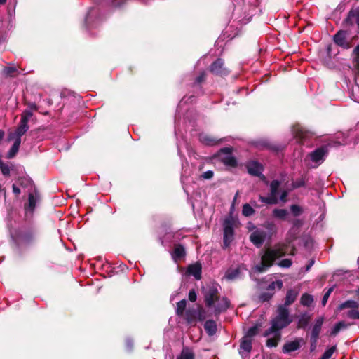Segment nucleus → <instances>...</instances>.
<instances>
[{
	"label": "nucleus",
	"mask_w": 359,
	"mask_h": 359,
	"mask_svg": "<svg viewBox=\"0 0 359 359\" xmlns=\"http://www.w3.org/2000/svg\"><path fill=\"white\" fill-rule=\"evenodd\" d=\"M205 303L207 307L212 309L215 315L225 311L230 306L229 300L219 296L218 286H208L204 292Z\"/></svg>",
	"instance_id": "nucleus-1"
},
{
	"label": "nucleus",
	"mask_w": 359,
	"mask_h": 359,
	"mask_svg": "<svg viewBox=\"0 0 359 359\" xmlns=\"http://www.w3.org/2000/svg\"><path fill=\"white\" fill-rule=\"evenodd\" d=\"M285 252L281 246H276L273 248L267 249L261 258V263L254 267V270L258 273H262L272 266L273 262L284 255Z\"/></svg>",
	"instance_id": "nucleus-2"
},
{
	"label": "nucleus",
	"mask_w": 359,
	"mask_h": 359,
	"mask_svg": "<svg viewBox=\"0 0 359 359\" xmlns=\"http://www.w3.org/2000/svg\"><path fill=\"white\" fill-rule=\"evenodd\" d=\"M289 311L284 306H279L277 309V316L271 320V327L265 332L264 336H269L271 331L280 332L292 323Z\"/></svg>",
	"instance_id": "nucleus-3"
},
{
	"label": "nucleus",
	"mask_w": 359,
	"mask_h": 359,
	"mask_svg": "<svg viewBox=\"0 0 359 359\" xmlns=\"http://www.w3.org/2000/svg\"><path fill=\"white\" fill-rule=\"evenodd\" d=\"M280 182L273 180L270 184V194L268 196H259L261 202L266 204H277L279 201L285 203L287 201L288 193L286 190H280Z\"/></svg>",
	"instance_id": "nucleus-4"
},
{
	"label": "nucleus",
	"mask_w": 359,
	"mask_h": 359,
	"mask_svg": "<svg viewBox=\"0 0 359 359\" xmlns=\"http://www.w3.org/2000/svg\"><path fill=\"white\" fill-rule=\"evenodd\" d=\"M267 238H269L267 233L260 229H256L250 236V241L257 248L261 247Z\"/></svg>",
	"instance_id": "nucleus-5"
},
{
	"label": "nucleus",
	"mask_w": 359,
	"mask_h": 359,
	"mask_svg": "<svg viewBox=\"0 0 359 359\" xmlns=\"http://www.w3.org/2000/svg\"><path fill=\"white\" fill-rule=\"evenodd\" d=\"M327 152L328 150L327 146H323L316 149L315 151L310 154V158L316 164L315 167L319 165L324 161L325 157Z\"/></svg>",
	"instance_id": "nucleus-6"
},
{
	"label": "nucleus",
	"mask_w": 359,
	"mask_h": 359,
	"mask_svg": "<svg viewBox=\"0 0 359 359\" xmlns=\"http://www.w3.org/2000/svg\"><path fill=\"white\" fill-rule=\"evenodd\" d=\"M233 237V222L226 219L224 223V244L227 247L232 241Z\"/></svg>",
	"instance_id": "nucleus-7"
},
{
	"label": "nucleus",
	"mask_w": 359,
	"mask_h": 359,
	"mask_svg": "<svg viewBox=\"0 0 359 359\" xmlns=\"http://www.w3.org/2000/svg\"><path fill=\"white\" fill-rule=\"evenodd\" d=\"M220 158L222 161L227 165L235 166L236 165V160L231 154V148L221 149Z\"/></svg>",
	"instance_id": "nucleus-8"
},
{
	"label": "nucleus",
	"mask_w": 359,
	"mask_h": 359,
	"mask_svg": "<svg viewBox=\"0 0 359 359\" xmlns=\"http://www.w3.org/2000/svg\"><path fill=\"white\" fill-rule=\"evenodd\" d=\"M252 339L248 336H244L241 341L239 353L242 358H245L252 351Z\"/></svg>",
	"instance_id": "nucleus-9"
},
{
	"label": "nucleus",
	"mask_w": 359,
	"mask_h": 359,
	"mask_svg": "<svg viewBox=\"0 0 359 359\" xmlns=\"http://www.w3.org/2000/svg\"><path fill=\"white\" fill-rule=\"evenodd\" d=\"M304 340L302 338H297L294 341H287L283 347V352L285 353H289L292 351H295L300 348Z\"/></svg>",
	"instance_id": "nucleus-10"
},
{
	"label": "nucleus",
	"mask_w": 359,
	"mask_h": 359,
	"mask_svg": "<svg viewBox=\"0 0 359 359\" xmlns=\"http://www.w3.org/2000/svg\"><path fill=\"white\" fill-rule=\"evenodd\" d=\"M334 43L344 48H349L350 45L346 39V32L344 31H339L334 36Z\"/></svg>",
	"instance_id": "nucleus-11"
},
{
	"label": "nucleus",
	"mask_w": 359,
	"mask_h": 359,
	"mask_svg": "<svg viewBox=\"0 0 359 359\" xmlns=\"http://www.w3.org/2000/svg\"><path fill=\"white\" fill-rule=\"evenodd\" d=\"M210 71L213 74L221 76L226 75L228 74V71L224 67V62L221 59L217 60L212 64Z\"/></svg>",
	"instance_id": "nucleus-12"
},
{
	"label": "nucleus",
	"mask_w": 359,
	"mask_h": 359,
	"mask_svg": "<svg viewBox=\"0 0 359 359\" xmlns=\"http://www.w3.org/2000/svg\"><path fill=\"white\" fill-rule=\"evenodd\" d=\"M292 133L295 138H297L299 142L304 141L310 135L309 132L306 131L299 125H295L293 126Z\"/></svg>",
	"instance_id": "nucleus-13"
},
{
	"label": "nucleus",
	"mask_w": 359,
	"mask_h": 359,
	"mask_svg": "<svg viewBox=\"0 0 359 359\" xmlns=\"http://www.w3.org/2000/svg\"><path fill=\"white\" fill-rule=\"evenodd\" d=\"M29 130V126H25L22 124L18 125L16 130L14 132H11L8 135L9 140H21V137L25 134Z\"/></svg>",
	"instance_id": "nucleus-14"
},
{
	"label": "nucleus",
	"mask_w": 359,
	"mask_h": 359,
	"mask_svg": "<svg viewBox=\"0 0 359 359\" xmlns=\"http://www.w3.org/2000/svg\"><path fill=\"white\" fill-rule=\"evenodd\" d=\"M248 172L255 176H260L262 172V166L256 161H250L247 165Z\"/></svg>",
	"instance_id": "nucleus-15"
},
{
	"label": "nucleus",
	"mask_w": 359,
	"mask_h": 359,
	"mask_svg": "<svg viewBox=\"0 0 359 359\" xmlns=\"http://www.w3.org/2000/svg\"><path fill=\"white\" fill-rule=\"evenodd\" d=\"M187 273L193 276L196 280H200L201 278V266L200 264H194L188 266Z\"/></svg>",
	"instance_id": "nucleus-16"
},
{
	"label": "nucleus",
	"mask_w": 359,
	"mask_h": 359,
	"mask_svg": "<svg viewBox=\"0 0 359 359\" xmlns=\"http://www.w3.org/2000/svg\"><path fill=\"white\" fill-rule=\"evenodd\" d=\"M268 337V339L266 341V346L268 347H276L278 341L280 339L281 334L280 332L277 331H271L269 336H266Z\"/></svg>",
	"instance_id": "nucleus-17"
},
{
	"label": "nucleus",
	"mask_w": 359,
	"mask_h": 359,
	"mask_svg": "<svg viewBox=\"0 0 359 359\" xmlns=\"http://www.w3.org/2000/svg\"><path fill=\"white\" fill-rule=\"evenodd\" d=\"M39 195L36 191L29 193L28 205H25V210L27 211L32 212L36 207V204L39 201Z\"/></svg>",
	"instance_id": "nucleus-18"
},
{
	"label": "nucleus",
	"mask_w": 359,
	"mask_h": 359,
	"mask_svg": "<svg viewBox=\"0 0 359 359\" xmlns=\"http://www.w3.org/2000/svg\"><path fill=\"white\" fill-rule=\"evenodd\" d=\"M323 323V318H318L315 320L314 325L312 327L311 338L318 339L319 334Z\"/></svg>",
	"instance_id": "nucleus-19"
},
{
	"label": "nucleus",
	"mask_w": 359,
	"mask_h": 359,
	"mask_svg": "<svg viewBox=\"0 0 359 359\" xmlns=\"http://www.w3.org/2000/svg\"><path fill=\"white\" fill-rule=\"evenodd\" d=\"M241 275L240 268L229 269L226 271L224 278L228 280H234L238 279Z\"/></svg>",
	"instance_id": "nucleus-20"
},
{
	"label": "nucleus",
	"mask_w": 359,
	"mask_h": 359,
	"mask_svg": "<svg viewBox=\"0 0 359 359\" xmlns=\"http://www.w3.org/2000/svg\"><path fill=\"white\" fill-rule=\"evenodd\" d=\"M298 292L295 290H288L285 297V305L283 306L287 308V306L292 304L295 301Z\"/></svg>",
	"instance_id": "nucleus-21"
},
{
	"label": "nucleus",
	"mask_w": 359,
	"mask_h": 359,
	"mask_svg": "<svg viewBox=\"0 0 359 359\" xmlns=\"http://www.w3.org/2000/svg\"><path fill=\"white\" fill-rule=\"evenodd\" d=\"M359 306V304L354 300H347L339 305L337 311H342L345 309H357Z\"/></svg>",
	"instance_id": "nucleus-22"
},
{
	"label": "nucleus",
	"mask_w": 359,
	"mask_h": 359,
	"mask_svg": "<svg viewBox=\"0 0 359 359\" xmlns=\"http://www.w3.org/2000/svg\"><path fill=\"white\" fill-rule=\"evenodd\" d=\"M204 328L206 332L210 336L215 334L217 332V325L214 320H207L205 323Z\"/></svg>",
	"instance_id": "nucleus-23"
},
{
	"label": "nucleus",
	"mask_w": 359,
	"mask_h": 359,
	"mask_svg": "<svg viewBox=\"0 0 359 359\" xmlns=\"http://www.w3.org/2000/svg\"><path fill=\"white\" fill-rule=\"evenodd\" d=\"M185 255V250L182 245H177L175 247L173 253H172V257L173 259L177 261V259H180L182 258Z\"/></svg>",
	"instance_id": "nucleus-24"
},
{
	"label": "nucleus",
	"mask_w": 359,
	"mask_h": 359,
	"mask_svg": "<svg viewBox=\"0 0 359 359\" xmlns=\"http://www.w3.org/2000/svg\"><path fill=\"white\" fill-rule=\"evenodd\" d=\"M20 144H21V140H14V143L7 154V157L8 158H12L16 155V154L18 153V151L19 150Z\"/></svg>",
	"instance_id": "nucleus-25"
},
{
	"label": "nucleus",
	"mask_w": 359,
	"mask_h": 359,
	"mask_svg": "<svg viewBox=\"0 0 359 359\" xmlns=\"http://www.w3.org/2000/svg\"><path fill=\"white\" fill-rule=\"evenodd\" d=\"M33 114L31 113L30 110H25L21 114V119L20 124H22L25 126H29L28 122L30 118L32 117Z\"/></svg>",
	"instance_id": "nucleus-26"
},
{
	"label": "nucleus",
	"mask_w": 359,
	"mask_h": 359,
	"mask_svg": "<svg viewBox=\"0 0 359 359\" xmlns=\"http://www.w3.org/2000/svg\"><path fill=\"white\" fill-rule=\"evenodd\" d=\"M33 114L31 113L30 110H25L21 114V119L20 124H22L25 126H29L28 122L30 118L32 117Z\"/></svg>",
	"instance_id": "nucleus-27"
},
{
	"label": "nucleus",
	"mask_w": 359,
	"mask_h": 359,
	"mask_svg": "<svg viewBox=\"0 0 359 359\" xmlns=\"http://www.w3.org/2000/svg\"><path fill=\"white\" fill-rule=\"evenodd\" d=\"M263 226L268 230L269 238L271 237V236L276 233V226L273 222L267 221L264 224Z\"/></svg>",
	"instance_id": "nucleus-28"
},
{
	"label": "nucleus",
	"mask_w": 359,
	"mask_h": 359,
	"mask_svg": "<svg viewBox=\"0 0 359 359\" xmlns=\"http://www.w3.org/2000/svg\"><path fill=\"white\" fill-rule=\"evenodd\" d=\"M273 217L284 220L286 219L287 216L288 215L287 210L285 209H278L276 208L273 211Z\"/></svg>",
	"instance_id": "nucleus-29"
},
{
	"label": "nucleus",
	"mask_w": 359,
	"mask_h": 359,
	"mask_svg": "<svg viewBox=\"0 0 359 359\" xmlns=\"http://www.w3.org/2000/svg\"><path fill=\"white\" fill-rule=\"evenodd\" d=\"M33 238L34 237L32 233H26L21 236L19 238V240L16 241L18 242L19 245L29 244L32 241Z\"/></svg>",
	"instance_id": "nucleus-30"
},
{
	"label": "nucleus",
	"mask_w": 359,
	"mask_h": 359,
	"mask_svg": "<svg viewBox=\"0 0 359 359\" xmlns=\"http://www.w3.org/2000/svg\"><path fill=\"white\" fill-rule=\"evenodd\" d=\"M199 140L202 143L207 145H213L217 142V141L215 139L205 134L200 135Z\"/></svg>",
	"instance_id": "nucleus-31"
},
{
	"label": "nucleus",
	"mask_w": 359,
	"mask_h": 359,
	"mask_svg": "<svg viewBox=\"0 0 359 359\" xmlns=\"http://www.w3.org/2000/svg\"><path fill=\"white\" fill-rule=\"evenodd\" d=\"M255 212V210L250 204L245 203L243 205L242 214L245 217H250L254 215Z\"/></svg>",
	"instance_id": "nucleus-32"
},
{
	"label": "nucleus",
	"mask_w": 359,
	"mask_h": 359,
	"mask_svg": "<svg viewBox=\"0 0 359 359\" xmlns=\"http://www.w3.org/2000/svg\"><path fill=\"white\" fill-rule=\"evenodd\" d=\"M194 354L189 348H184L177 359H194Z\"/></svg>",
	"instance_id": "nucleus-33"
},
{
	"label": "nucleus",
	"mask_w": 359,
	"mask_h": 359,
	"mask_svg": "<svg viewBox=\"0 0 359 359\" xmlns=\"http://www.w3.org/2000/svg\"><path fill=\"white\" fill-rule=\"evenodd\" d=\"M313 298L311 295L304 294L301 297V304L304 306H309L312 304Z\"/></svg>",
	"instance_id": "nucleus-34"
},
{
	"label": "nucleus",
	"mask_w": 359,
	"mask_h": 359,
	"mask_svg": "<svg viewBox=\"0 0 359 359\" xmlns=\"http://www.w3.org/2000/svg\"><path fill=\"white\" fill-rule=\"evenodd\" d=\"M186 300H181L177 304L176 313L177 315H182L186 308Z\"/></svg>",
	"instance_id": "nucleus-35"
},
{
	"label": "nucleus",
	"mask_w": 359,
	"mask_h": 359,
	"mask_svg": "<svg viewBox=\"0 0 359 359\" xmlns=\"http://www.w3.org/2000/svg\"><path fill=\"white\" fill-rule=\"evenodd\" d=\"M337 348L335 346L329 348L325 351L320 359H330L333 353L336 351Z\"/></svg>",
	"instance_id": "nucleus-36"
},
{
	"label": "nucleus",
	"mask_w": 359,
	"mask_h": 359,
	"mask_svg": "<svg viewBox=\"0 0 359 359\" xmlns=\"http://www.w3.org/2000/svg\"><path fill=\"white\" fill-rule=\"evenodd\" d=\"M283 287V282L280 280H278L276 281L272 282L268 286L269 290H273L275 288H278V290H280Z\"/></svg>",
	"instance_id": "nucleus-37"
},
{
	"label": "nucleus",
	"mask_w": 359,
	"mask_h": 359,
	"mask_svg": "<svg viewBox=\"0 0 359 359\" xmlns=\"http://www.w3.org/2000/svg\"><path fill=\"white\" fill-rule=\"evenodd\" d=\"M259 330L258 325L252 326V327L249 328L245 336H248L250 339H252V337L257 334Z\"/></svg>",
	"instance_id": "nucleus-38"
},
{
	"label": "nucleus",
	"mask_w": 359,
	"mask_h": 359,
	"mask_svg": "<svg viewBox=\"0 0 359 359\" xmlns=\"http://www.w3.org/2000/svg\"><path fill=\"white\" fill-rule=\"evenodd\" d=\"M346 316L351 319H358L359 318V311L356 309H353L347 312Z\"/></svg>",
	"instance_id": "nucleus-39"
},
{
	"label": "nucleus",
	"mask_w": 359,
	"mask_h": 359,
	"mask_svg": "<svg viewBox=\"0 0 359 359\" xmlns=\"http://www.w3.org/2000/svg\"><path fill=\"white\" fill-rule=\"evenodd\" d=\"M332 291H333V287H330L327 290V291L325 293V294L323 295V299H322L323 306H325V304H327V302L330 297V295L331 294Z\"/></svg>",
	"instance_id": "nucleus-40"
},
{
	"label": "nucleus",
	"mask_w": 359,
	"mask_h": 359,
	"mask_svg": "<svg viewBox=\"0 0 359 359\" xmlns=\"http://www.w3.org/2000/svg\"><path fill=\"white\" fill-rule=\"evenodd\" d=\"M290 210L295 216L299 215L302 212L301 207L297 205H292Z\"/></svg>",
	"instance_id": "nucleus-41"
},
{
	"label": "nucleus",
	"mask_w": 359,
	"mask_h": 359,
	"mask_svg": "<svg viewBox=\"0 0 359 359\" xmlns=\"http://www.w3.org/2000/svg\"><path fill=\"white\" fill-rule=\"evenodd\" d=\"M0 168H1V170L2 173L4 175H9V173H10L9 166L8 165H6V164L3 163L1 161H0Z\"/></svg>",
	"instance_id": "nucleus-42"
},
{
	"label": "nucleus",
	"mask_w": 359,
	"mask_h": 359,
	"mask_svg": "<svg viewBox=\"0 0 359 359\" xmlns=\"http://www.w3.org/2000/svg\"><path fill=\"white\" fill-rule=\"evenodd\" d=\"M278 265L281 267L289 268L292 265V261L289 259H285L281 260Z\"/></svg>",
	"instance_id": "nucleus-43"
},
{
	"label": "nucleus",
	"mask_w": 359,
	"mask_h": 359,
	"mask_svg": "<svg viewBox=\"0 0 359 359\" xmlns=\"http://www.w3.org/2000/svg\"><path fill=\"white\" fill-rule=\"evenodd\" d=\"M213 175L214 173L212 170H208L201 175V178L204 180H210L212 178Z\"/></svg>",
	"instance_id": "nucleus-44"
},
{
	"label": "nucleus",
	"mask_w": 359,
	"mask_h": 359,
	"mask_svg": "<svg viewBox=\"0 0 359 359\" xmlns=\"http://www.w3.org/2000/svg\"><path fill=\"white\" fill-rule=\"evenodd\" d=\"M27 108L25 110H30L31 113L33 114V111H36L38 109V107L35 103L29 102L27 104Z\"/></svg>",
	"instance_id": "nucleus-45"
},
{
	"label": "nucleus",
	"mask_w": 359,
	"mask_h": 359,
	"mask_svg": "<svg viewBox=\"0 0 359 359\" xmlns=\"http://www.w3.org/2000/svg\"><path fill=\"white\" fill-rule=\"evenodd\" d=\"M197 295L194 290H191L189 292V299L194 302L196 300Z\"/></svg>",
	"instance_id": "nucleus-46"
},
{
	"label": "nucleus",
	"mask_w": 359,
	"mask_h": 359,
	"mask_svg": "<svg viewBox=\"0 0 359 359\" xmlns=\"http://www.w3.org/2000/svg\"><path fill=\"white\" fill-rule=\"evenodd\" d=\"M318 339L311 338V351H313L316 348Z\"/></svg>",
	"instance_id": "nucleus-47"
},
{
	"label": "nucleus",
	"mask_w": 359,
	"mask_h": 359,
	"mask_svg": "<svg viewBox=\"0 0 359 359\" xmlns=\"http://www.w3.org/2000/svg\"><path fill=\"white\" fill-rule=\"evenodd\" d=\"M341 329L340 328V327H339L337 325V324H336L334 327L332 328L331 332H330V334L331 335H336Z\"/></svg>",
	"instance_id": "nucleus-48"
},
{
	"label": "nucleus",
	"mask_w": 359,
	"mask_h": 359,
	"mask_svg": "<svg viewBox=\"0 0 359 359\" xmlns=\"http://www.w3.org/2000/svg\"><path fill=\"white\" fill-rule=\"evenodd\" d=\"M15 71H16V69L15 67H6L4 69L5 73L8 75L11 74L13 72H14Z\"/></svg>",
	"instance_id": "nucleus-49"
},
{
	"label": "nucleus",
	"mask_w": 359,
	"mask_h": 359,
	"mask_svg": "<svg viewBox=\"0 0 359 359\" xmlns=\"http://www.w3.org/2000/svg\"><path fill=\"white\" fill-rule=\"evenodd\" d=\"M205 79V73L203 72L200 74V76H198L196 79V82L198 83H200L201 81H203Z\"/></svg>",
	"instance_id": "nucleus-50"
},
{
	"label": "nucleus",
	"mask_w": 359,
	"mask_h": 359,
	"mask_svg": "<svg viewBox=\"0 0 359 359\" xmlns=\"http://www.w3.org/2000/svg\"><path fill=\"white\" fill-rule=\"evenodd\" d=\"M271 296H272V294H262L261 296V299L263 301H266L269 299H270Z\"/></svg>",
	"instance_id": "nucleus-51"
},
{
	"label": "nucleus",
	"mask_w": 359,
	"mask_h": 359,
	"mask_svg": "<svg viewBox=\"0 0 359 359\" xmlns=\"http://www.w3.org/2000/svg\"><path fill=\"white\" fill-rule=\"evenodd\" d=\"M304 184V182L303 180H301L299 182H295L293 183V187L294 188H297V187H302Z\"/></svg>",
	"instance_id": "nucleus-52"
},
{
	"label": "nucleus",
	"mask_w": 359,
	"mask_h": 359,
	"mask_svg": "<svg viewBox=\"0 0 359 359\" xmlns=\"http://www.w3.org/2000/svg\"><path fill=\"white\" fill-rule=\"evenodd\" d=\"M339 327H340L341 329H344L348 327V325L346 324L344 321H340L337 323Z\"/></svg>",
	"instance_id": "nucleus-53"
},
{
	"label": "nucleus",
	"mask_w": 359,
	"mask_h": 359,
	"mask_svg": "<svg viewBox=\"0 0 359 359\" xmlns=\"http://www.w3.org/2000/svg\"><path fill=\"white\" fill-rule=\"evenodd\" d=\"M248 228L250 231H255L257 228L255 227V226L252 223V222H249L248 224Z\"/></svg>",
	"instance_id": "nucleus-54"
},
{
	"label": "nucleus",
	"mask_w": 359,
	"mask_h": 359,
	"mask_svg": "<svg viewBox=\"0 0 359 359\" xmlns=\"http://www.w3.org/2000/svg\"><path fill=\"white\" fill-rule=\"evenodd\" d=\"M13 192L17 195H18L20 193V189L15 184L13 185Z\"/></svg>",
	"instance_id": "nucleus-55"
},
{
	"label": "nucleus",
	"mask_w": 359,
	"mask_h": 359,
	"mask_svg": "<svg viewBox=\"0 0 359 359\" xmlns=\"http://www.w3.org/2000/svg\"><path fill=\"white\" fill-rule=\"evenodd\" d=\"M313 264H314V261L311 260L309 262V264L306 265V271H308L311 269V267L313 265Z\"/></svg>",
	"instance_id": "nucleus-56"
},
{
	"label": "nucleus",
	"mask_w": 359,
	"mask_h": 359,
	"mask_svg": "<svg viewBox=\"0 0 359 359\" xmlns=\"http://www.w3.org/2000/svg\"><path fill=\"white\" fill-rule=\"evenodd\" d=\"M354 52L359 57V45L354 49Z\"/></svg>",
	"instance_id": "nucleus-57"
},
{
	"label": "nucleus",
	"mask_w": 359,
	"mask_h": 359,
	"mask_svg": "<svg viewBox=\"0 0 359 359\" xmlns=\"http://www.w3.org/2000/svg\"><path fill=\"white\" fill-rule=\"evenodd\" d=\"M127 346L129 348H131L132 346H133V343L130 340H127Z\"/></svg>",
	"instance_id": "nucleus-58"
},
{
	"label": "nucleus",
	"mask_w": 359,
	"mask_h": 359,
	"mask_svg": "<svg viewBox=\"0 0 359 359\" xmlns=\"http://www.w3.org/2000/svg\"><path fill=\"white\" fill-rule=\"evenodd\" d=\"M4 136V132L1 130H0V140H1L3 139Z\"/></svg>",
	"instance_id": "nucleus-59"
},
{
	"label": "nucleus",
	"mask_w": 359,
	"mask_h": 359,
	"mask_svg": "<svg viewBox=\"0 0 359 359\" xmlns=\"http://www.w3.org/2000/svg\"><path fill=\"white\" fill-rule=\"evenodd\" d=\"M6 1V0H0V4H5Z\"/></svg>",
	"instance_id": "nucleus-60"
},
{
	"label": "nucleus",
	"mask_w": 359,
	"mask_h": 359,
	"mask_svg": "<svg viewBox=\"0 0 359 359\" xmlns=\"http://www.w3.org/2000/svg\"><path fill=\"white\" fill-rule=\"evenodd\" d=\"M250 203L253 205H256V202L255 201H251Z\"/></svg>",
	"instance_id": "nucleus-61"
},
{
	"label": "nucleus",
	"mask_w": 359,
	"mask_h": 359,
	"mask_svg": "<svg viewBox=\"0 0 359 359\" xmlns=\"http://www.w3.org/2000/svg\"><path fill=\"white\" fill-rule=\"evenodd\" d=\"M238 196V192H237V193L236 194V196H235V197H234V201L236 199V198H237V196Z\"/></svg>",
	"instance_id": "nucleus-62"
},
{
	"label": "nucleus",
	"mask_w": 359,
	"mask_h": 359,
	"mask_svg": "<svg viewBox=\"0 0 359 359\" xmlns=\"http://www.w3.org/2000/svg\"><path fill=\"white\" fill-rule=\"evenodd\" d=\"M262 180H265V177L264 175L262 176Z\"/></svg>",
	"instance_id": "nucleus-63"
},
{
	"label": "nucleus",
	"mask_w": 359,
	"mask_h": 359,
	"mask_svg": "<svg viewBox=\"0 0 359 359\" xmlns=\"http://www.w3.org/2000/svg\"><path fill=\"white\" fill-rule=\"evenodd\" d=\"M358 319H359V317L358 318Z\"/></svg>",
	"instance_id": "nucleus-64"
}]
</instances>
